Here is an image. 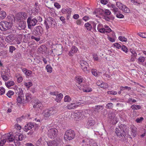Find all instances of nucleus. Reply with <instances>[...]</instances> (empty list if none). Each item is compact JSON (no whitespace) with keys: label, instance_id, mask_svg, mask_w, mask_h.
<instances>
[{"label":"nucleus","instance_id":"nucleus-27","mask_svg":"<svg viewBox=\"0 0 146 146\" xmlns=\"http://www.w3.org/2000/svg\"><path fill=\"white\" fill-rule=\"evenodd\" d=\"M101 109H103V107L102 106H96L94 108V110L96 111L99 112Z\"/></svg>","mask_w":146,"mask_h":146},{"label":"nucleus","instance_id":"nucleus-62","mask_svg":"<svg viewBox=\"0 0 146 146\" xmlns=\"http://www.w3.org/2000/svg\"><path fill=\"white\" fill-rule=\"evenodd\" d=\"M137 56H135L133 55H131L130 60L132 62H133L135 61L136 59V57Z\"/></svg>","mask_w":146,"mask_h":146},{"label":"nucleus","instance_id":"nucleus-22","mask_svg":"<svg viewBox=\"0 0 146 146\" xmlns=\"http://www.w3.org/2000/svg\"><path fill=\"white\" fill-rule=\"evenodd\" d=\"M6 16V13L5 11H1L0 12V19H4Z\"/></svg>","mask_w":146,"mask_h":146},{"label":"nucleus","instance_id":"nucleus-28","mask_svg":"<svg viewBox=\"0 0 146 146\" xmlns=\"http://www.w3.org/2000/svg\"><path fill=\"white\" fill-rule=\"evenodd\" d=\"M122 8V9L121 10L125 13H129L130 12L129 9L125 5H124Z\"/></svg>","mask_w":146,"mask_h":146},{"label":"nucleus","instance_id":"nucleus-31","mask_svg":"<svg viewBox=\"0 0 146 146\" xmlns=\"http://www.w3.org/2000/svg\"><path fill=\"white\" fill-rule=\"evenodd\" d=\"M74 104V103L70 104L67 106V107L69 109H74L75 108Z\"/></svg>","mask_w":146,"mask_h":146},{"label":"nucleus","instance_id":"nucleus-25","mask_svg":"<svg viewBox=\"0 0 146 146\" xmlns=\"http://www.w3.org/2000/svg\"><path fill=\"white\" fill-rule=\"evenodd\" d=\"M85 26L88 31H90L92 29V25L88 23H86L85 24Z\"/></svg>","mask_w":146,"mask_h":146},{"label":"nucleus","instance_id":"nucleus-43","mask_svg":"<svg viewBox=\"0 0 146 146\" xmlns=\"http://www.w3.org/2000/svg\"><path fill=\"white\" fill-rule=\"evenodd\" d=\"M83 91L85 92H91L92 90L91 88L88 87L86 89H83Z\"/></svg>","mask_w":146,"mask_h":146},{"label":"nucleus","instance_id":"nucleus-20","mask_svg":"<svg viewBox=\"0 0 146 146\" xmlns=\"http://www.w3.org/2000/svg\"><path fill=\"white\" fill-rule=\"evenodd\" d=\"M26 99L25 100V103L28 102H30L32 98V95L29 93H27L25 94Z\"/></svg>","mask_w":146,"mask_h":146},{"label":"nucleus","instance_id":"nucleus-39","mask_svg":"<svg viewBox=\"0 0 146 146\" xmlns=\"http://www.w3.org/2000/svg\"><path fill=\"white\" fill-rule=\"evenodd\" d=\"M14 82L13 81H9L6 83V85L7 87L9 88V87L14 85Z\"/></svg>","mask_w":146,"mask_h":146},{"label":"nucleus","instance_id":"nucleus-51","mask_svg":"<svg viewBox=\"0 0 146 146\" xmlns=\"http://www.w3.org/2000/svg\"><path fill=\"white\" fill-rule=\"evenodd\" d=\"M115 117V114L113 113H110L109 115V117L111 120Z\"/></svg>","mask_w":146,"mask_h":146},{"label":"nucleus","instance_id":"nucleus-8","mask_svg":"<svg viewBox=\"0 0 146 146\" xmlns=\"http://www.w3.org/2000/svg\"><path fill=\"white\" fill-rule=\"evenodd\" d=\"M56 113L55 111L53 109L49 110H46L43 112V114L45 119L48 118L49 117L53 115Z\"/></svg>","mask_w":146,"mask_h":146},{"label":"nucleus","instance_id":"nucleus-14","mask_svg":"<svg viewBox=\"0 0 146 146\" xmlns=\"http://www.w3.org/2000/svg\"><path fill=\"white\" fill-rule=\"evenodd\" d=\"M95 123V121L92 118H90L88 119V120L87 123L86 125L88 127H90L94 126Z\"/></svg>","mask_w":146,"mask_h":146},{"label":"nucleus","instance_id":"nucleus-24","mask_svg":"<svg viewBox=\"0 0 146 146\" xmlns=\"http://www.w3.org/2000/svg\"><path fill=\"white\" fill-rule=\"evenodd\" d=\"M15 88L16 89L15 90V92L18 95H20L21 93H22L21 89L18 87H15Z\"/></svg>","mask_w":146,"mask_h":146},{"label":"nucleus","instance_id":"nucleus-45","mask_svg":"<svg viewBox=\"0 0 146 146\" xmlns=\"http://www.w3.org/2000/svg\"><path fill=\"white\" fill-rule=\"evenodd\" d=\"M21 17L24 19L26 18L27 17V14L24 12H23L21 14Z\"/></svg>","mask_w":146,"mask_h":146},{"label":"nucleus","instance_id":"nucleus-49","mask_svg":"<svg viewBox=\"0 0 146 146\" xmlns=\"http://www.w3.org/2000/svg\"><path fill=\"white\" fill-rule=\"evenodd\" d=\"M143 120V117L137 118L135 120V121L137 123H140Z\"/></svg>","mask_w":146,"mask_h":146},{"label":"nucleus","instance_id":"nucleus-37","mask_svg":"<svg viewBox=\"0 0 146 146\" xmlns=\"http://www.w3.org/2000/svg\"><path fill=\"white\" fill-rule=\"evenodd\" d=\"M121 49L123 52H125L126 53H127L128 52V49L126 46L125 45H122L121 47Z\"/></svg>","mask_w":146,"mask_h":146},{"label":"nucleus","instance_id":"nucleus-29","mask_svg":"<svg viewBox=\"0 0 146 146\" xmlns=\"http://www.w3.org/2000/svg\"><path fill=\"white\" fill-rule=\"evenodd\" d=\"M13 19L11 17L8 16L7 18L6 21L8 23H11V24L12 25L13 21Z\"/></svg>","mask_w":146,"mask_h":146},{"label":"nucleus","instance_id":"nucleus-44","mask_svg":"<svg viewBox=\"0 0 146 146\" xmlns=\"http://www.w3.org/2000/svg\"><path fill=\"white\" fill-rule=\"evenodd\" d=\"M14 92L12 91H9L7 94V95L9 98H11V96L14 94Z\"/></svg>","mask_w":146,"mask_h":146},{"label":"nucleus","instance_id":"nucleus-7","mask_svg":"<svg viewBox=\"0 0 146 146\" xmlns=\"http://www.w3.org/2000/svg\"><path fill=\"white\" fill-rule=\"evenodd\" d=\"M27 22L28 28L31 29L32 26H34L36 25L38 21L35 18L32 19V18L29 17L27 19Z\"/></svg>","mask_w":146,"mask_h":146},{"label":"nucleus","instance_id":"nucleus-5","mask_svg":"<svg viewBox=\"0 0 146 146\" xmlns=\"http://www.w3.org/2000/svg\"><path fill=\"white\" fill-rule=\"evenodd\" d=\"M80 63L84 72L87 74L90 72V68L89 67L88 64L86 61L82 60H80Z\"/></svg>","mask_w":146,"mask_h":146},{"label":"nucleus","instance_id":"nucleus-64","mask_svg":"<svg viewBox=\"0 0 146 146\" xmlns=\"http://www.w3.org/2000/svg\"><path fill=\"white\" fill-rule=\"evenodd\" d=\"M54 6L58 9H60L61 7L60 5L57 3H54Z\"/></svg>","mask_w":146,"mask_h":146},{"label":"nucleus","instance_id":"nucleus-32","mask_svg":"<svg viewBox=\"0 0 146 146\" xmlns=\"http://www.w3.org/2000/svg\"><path fill=\"white\" fill-rule=\"evenodd\" d=\"M104 27L106 33H109L112 31L111 29L108 26L105 25Z\"/></svg>","mask_w":146,"mask_h":146},{"label":"nucleus","instance_id":"nucleus-6","mask_svg":"<svg viewBox=\"0 0 146 146\" xmlns=\"http://www.w3.org/2000/svg\"><path fill=\"white\" fill-rule=\"evenodd\" d=\"M58 134V130L55 128H51L48 130V136L51 139H54L56 137Z\"/></svg>","mask_w":146,"mask_h":146},{"label":"nucleus","instance_id":"nucleus-12","mask_svg":"<svg viewBox=\"0 0 146 146\" xmlns=\"http://www.w3.org/2000/svg\"><path fill=\"white\" fill-rule=\"evenodd\" d=\"M77 51V48L74 46H73L71 48V50L69 51L68 55L70 56H72L73 54L76 52Z\"/></svg>","mask_w":146,"mask_h":146},{"label":"nucleus","instance_id":"nucleus-18","mask_svg":"<svg viewBox=\"0 0 146 146\" xmlns=\"http://www.w3.org/2000/svg\"><path fill=\"white\" fill-rule=\"evenodd\" d=\"M47 144L48 146H58V142L54 140L48 141Z\"/></svg>","mask_w":146,"mask_h":146},{"label":"nucleus","instance_id":"nucleus-41","mask_svg":"<svg viewBox=\"0 0 146 146\" xmlns=\"http://www.w3.org/2000/svg\"><path fill=\"white\" fill-rule=\"evenodd\" d=\"M119 40L122 42H126L127 39L124 36H120L119 37Z\"/></svg>","mask_w":146,"mask_h":146},{"label":"nucleus","instance_id":"nucleus-52","mask_svg":"<svg viewBox=\"0 0 146 146\" xmlns=\"http://www.w3.org/2000/svg\"><path fill=\"white\" fill-rule=\"evenodd\" d=\"M113 104L112 103H109L106 105V108L109 109H111L113 107Z\"/></svg>","mask_w":146,"mask_h":146},{"label":"nucleus","instance_id":"nucleus-46","mask_svg":"<svg viewBox=\"0 0 146 146\" xmlns=\"http://www.w3.org/2000/svg\"><path fill=\"white\" fill-rule=\"evenodd\" d=\"M9 52L11 53H12L13 52V51L15 50L16 49L15 48L14 46H10L9 47Z\"/></svg>","mask_w":146,"mask_h":146},{"label":"nucleus","instance_id":"nucleus-54","mask_svg":"<svg viewBox=\"0 0 146 146\" xmlns=\"http://www.w3.org/2000/svg\"><path fill=\"white\" fill-rule=\"evenodd\" d=\"M111 10L116 14L118 11V9L115 7L112 9Z\"/></svg>","mask_w":146,"mask_h":146},{"label":"nucleus","instance_id":"nucleus-56","mask_svg":"<svg viewBox=\"0 0 146 146\" xmlns=\"http://www.w3.org/2000/svg\"><path fill=\"white\" fill-rule=\"evenodd\" d=\"M76 80L78 82L80 83H81L83 81L82 78L80 76H78L76 78Z\"/></svg>","mask_w":146,"mask_h":146},{"label":"nucleus","instance_id":"nucleus-60","mask_svg":"<svg viewBox=\"0 0 146 146\" xmlns=\"http://www.w3.org/2000/svg\"><path fill=\"white\" fill-rule=\"evenodd\" d=\"M138 35L141 37L145 38L146 35L144 33H140L138 34Z\"/></svg>","mask_w":146,"mask_h":146},{"label":"nucleus","instance_id":"nucleus-48","mask_svg":"<svg viewBox=\"0 0 146 146\" xmlns=\"http://www.w3.org/2000/svg\"><path fill=\"white\" fill-rule=\"evenodd\" d=\"M130 51L131 53L132 54L131 55H133L135 56H137V53L135 50H133L132 49H130Z\"/></svg>","mask_w":146,"mask_h":146},{"label":"nucleus","instance_id":"nucleus-53","mask_svg":"<svg viewBox=\"0 0 146 146\" xmlns=\"http://www.w3.org/2000/svg\"><path fill=\"white\" fill-rule=\"evenodd\" d=\"M104 13L106 15H110L111 13L110 11L108 9L105 10L104 11Z\"/></svg>","mask_w":146,"mask_h":146},{"label":"nucleus","instance_id":"nucleus-23","mask_svg":"<svg viewBox=\"0 0 146 146\" xmlns=\"http://www.w3.org/2000/svg\"><path fill=\"white\" fill-rule=\"evenodd\" d=\"M75 117L77 119H79L82 117V114L80 112H77L74 114Z\"/></svg>","mask_w":146,"mask_h":146},{"label":"nucleus","instance_id":"nucleus-47","mask_svg":"<svg viewBox=\"0 0 146 146\" xmlns=\"http://www.w3.org/2000/svg\"><path fill=\"white\" fill-rule=\"evenodd\" d=\"M117 93L116 91H109L107 92L108 94L109 95L112 94L115 95L117 94Z\"/></svg>","mask_w":146,"mask_h":146},{"label":"nucleus","instance_id":"nucleus-26","mask_svg":"<svg viewBox=\"0 0 146 146\" xmlns=\"http://www.w3.org/2000/svg\"><path fill=\"white\" fill-rule=\"evenodd\" d=\"M116 5L118 7L119 9H122L123 7L124 6V5H123V4L121 3L120 2H117L116 3Z\"/></svg>","mask_w":146,"mask_h":146},{"label":"nucleus","instance_id":"nucleus-57","mask_svg":"<svg viewBox=\"0 0 146 146\" xmlns=\"http://www.w3.org/2000/svg\"><path fill=\"white\" fill-rule=\"evenodd\" d=\"M116 16L117 18H123L124 17L123 15L120 13L117 14L116 13Z\"/></svg>","mask_w":146,"mask_h":146},{"label":"nucleus","instance_id":"nucleus-3","mask_svg":"<svg viewBox=\"0 0 146 146\" xmlns=\"http://www.w3.org/2000/svg\"><path fill=\"white\" fill-rule=\"evenodd\" d=\"M75 136V133L72 130L66 131L65 133L64 137L67 141L70 140L74 139Z\"/></svg>","mask_w":146,"mask_h":146},{"label":"nucleus","instance_id":"nucleus-10","mask_svg":"<svg viewBox=\"0 0 146 146\" xmlns=\"http://www.w3.org/2000/svg\"><path fill=\"white\" fill-rule=\"evenodd\" d=\"M33 108L35 109L39 108L41 110L42 108V105L40 102L38 100H35L33 105Z\"/></svg>","mask_w":146,"mask_h":146},{"label":"nucleus","instance_id":"nucleus-15","mask_svg":"<svg viewBox=\"0 0 146 146\" xmlns=\"http://www.w3.org/2000/svg\"><path fill=\"white\" fill-rule=\"evenodd\" d=\"M35 32H36L38 33L41 35L43 33V29L42 27L40 26L36 27L34 29Z\"/></svg>","mask_w":146,"mask_h":146},{"label":"nucleus","instance_id":"nucleus-30","mask_svg":"<svg viewBox=\"0 0 146 146\" xmlns=\"http://www.w3.org/2000/svg\"><path fill=\"white\" fill-rule=\"evenodd\" d=\"M1 77L2 78L3 80L5 81H7L9 79V76L8 75H4L3 74H1Z\"/></svg>","mask_w":146,"mask_h":146},{"label":"nucleus","instance_id":"nucleus-16","mask_svg":"<svg viewBox=\"0 0 146 146\" xmlns=\"http://www.w3.org/2000/svg\"><path fill=\"white\" fill-rule=\"evenodd\" d=\"M23 97V95L22 93H21V94L18 95L17 99V101L18 103L21 104L24 101Z\"/></svg>","mask_w":146,"mask_h":146},{"label":"nucleus","instance_id":"nucleus-63","mask_svg":"<svg viewBox=\"0 0 146 146\" xmlns=\"http://www.w3.org/2000/svg\"><path fill=\"white\" fill-rule=\"evenodd\" d=\"M6 142L5 139H4L0 141V146H3Z\"/></svg>","mask_w":146,"mask_h":146},{"label":"nucleus","instance_id":"nucleus-55","mask_svg":"<svg viewBox=\"0 0 146 146\" xmlns=\"http://www.w3.org/2000/svg\"><path fill=\"white\" fill-rule=\"evenodd\" d=\"M32 84L31 82H29L28 83H25L24 85L27 86V87H29L30 86H32Z\"/></svg>","mask_w":146,"mask_h":146},{"label":"nucleus","instance_id":"nucleus-34","mask_svg":"<svg viewBox=\"0 0 146 146\" xmlns=\"http://www.w3.org/2000/svg\"><path fill=\"white\" fill-rule=\"evenodd\" d=\"M131 108L133 110H137L141 108V106L139 105H133L131 106Z\"/></svg>","mask_w":146,"mask_h":146},{"label":"nucleus","instance_id":"nucleus-19","mask_svg":"<svg viewBox=\"0 0 146 146\" xmlns=\"http://www.w3.org/2000/svg\"><path fill=\"white\" fill-rule=\"evenodd\" d=\"M26 27V24L24 22L21 21L19 24V26L18 27V28L20 30L22 29H24Z\"/></svg>","mask_w":146,"mask_h":146},{"label":"nucleus","instance_id":"nucleus-59","mask_svg":"<svg viewBox=\"0 0 146 146\" xmlns=\"http://www.w3.org/2000/svg\"><path fill=\"white\" fill-rule=\"evenodd\" d=\"M111 120L112 122L115 124L118 121V120L117 117H115L114 118H113L112 119H111Z\"/></svg>","mask_w":146,"mask_h":146},{"label":"nucleus","instance_id":"nucleus-1","mask_svg":"<svg viewBox=\"0 0 146 146\" xmlns=\"http://www.w3.org/2000/svg\"><path fill=\"white\" fill-rule=\"evenodd\" d=\"M124 127V126H120L118 128H116L115 129V133L116 135L119 137V139L122 141H124L126 140V134L125 132Z\"/></svg>","mask_w":146,"mask_h":146},{"label":"nucleus","instance_id":"nucleus-38","mask_svg":"<svg viewBox=\"0 0 146 146\" xmlns=\"http://www.w3.org/2000/svg\"><path fill=\"white\" fill-rule=\"evenodd\" d=\"M46 69L48 72L51 73L52 72V68L51 66L49 65H48L46 66Z\"/></svg>","mask_w":146,"mask_h":146},{"label":"nucleus","instance_id":"nucleus-58","mask_svg":"<svg viewBox=\"0 0 146 146\" xmlns=\"http://www.w3.org/2000/svg\"><path fill=\"white\" fill-rule=\"evenodd\" d=\"M111 120L112 122L115 124L118 121V120L117 117H115L114 118H113L112 119H111Z\"/></svg>","mask_w":146,"mask_h":146},{"label":"nucleus","instance_id":"nucleus-50","mask_svg":"<svg viewBox=\"0 0 146 146\" xmlns=\"http://www.w3.org/2000/svg\"><path fill=\"white\" fill-rule=\"evenodd\" d=\"M31 38L32 39L35 40L37 42L38 41L40 40V38L39 36H38V37H36L33 36H31Z\"/></svg>","mask_w":146,"mask_h":146},{"label":"nucleus","instance_id":"nucleus-61","mask_svg":"<svg viewBox=\"0 0 146 146\" xmlns=\"http://www.w3.org/2000/svg\"><path fill=\"white\" fill-rule=\"evenodd\" d=\"M5 89L3 88H2L0 89V95H2L4 94L5 92Z\"/></svg>","mask_w":146,"mask_h":146},{"label":"nucleus","instance_id":"nucleus-21","mask_svg":"<svg viewBox=\"0 0 146 146\" xmlns=\"http://www.w3.org/2000/svg\"><path fill=\"white\" fill-rule=\"evenodd\" d=\"M62 97L63 95L61 93L60 94L56 96V101L57 102H60Z\"/></svg>","mask_w":146,"mask_h":146},{"label":"nucleus","instance_id":"nucleus-17","mask_svg":"<svg viewBox=\"0 0 146 146\" xmlns=\"http://www.w3.org/2000/svg\"><path fill=\"white\" fill-rule=\"evenodd\" d=\"M33 127L34 125L31 123H29L25 126L24 130L26 132H27L29 130L31 129Z\"/></svg>","mask_w":146,"mask_h":146},{"label":"nucleus","instance_id":"nucleus-40","mask_svg":"<svg viewBox=\"0 0 146 146\" xmlns=\"http://www.w3.org/2000/svg\"><path fill=\"white\" fill-rule=\"evenodd\" d=\"M145 60V58L143 56H141L138 59V62L139 63H142Z\"/></svg>","mask_w":146,"mask_h":146},{"label":"nucleus","instance_id":"nucleus-2","mask_svg":"<svg viewBox=\"0 0 146 146\" xmlns=\"http://www.w3.org/2000/svg\"><path fill=\"white\" fill-rule=\"evenodd\" d=\"M44 24L47 30L50 27H55L56 25L55 20L50 17H48L47 20L45 21Z\"/></svg>","mask_w":146,"mask_h":146},{"label":"nucleus","instance_id":"nucleus-9","mask_svg":"<svg viewBox=\"0 0 146 146\" xmlns=\"http://www.w3.org/2000/svg\"><path fill=\"white\" fill-rule=\"evenodd\" d=\"M5 136V139L6 141L7 142H12L13 141L14 139V137L13 135H12L11 134V133L5 134L4 135Z\"/></svg>","mask_w":146,"mask_h":146},{"label":"nucleus","instance_id":"nucleus-36","mask_svg":"<svg viewBox=\"0 0 146 146\" xmlns=\"http://www.w3.org/2000/svg\"><path fill=\"white\" fill-rule=\"evenodd\" d=\"M98 86L104 88H108V86L107 84H97Z\"/></svg>","mask_w":146,"mask_h":146},{"label":"nucleus","instance_id":"nucleus-11","mask_svg":"<svg viewBox=\"0 0 146 146\" xmlns=\"http://www.w3.org/2000/svg\"><path fill=\"white\" fill-rule=\"evenodd\" d=\"M96 98L94 97L91 98L90 97H88L86 98V101L84 103L85 104H93L96 102Z\"/></svg>","mask_w":146,"mask_h":146},{"label":"nucleus","instance_id":"nucleus-13","mask_svg":"<svg viewBox=\"0 0 146 146\" xmlns=\"http://www.w3.org/2000/svg\"><path fill=\"white\" fill-rule=\"evenodd\" d=\"M131 136L133 137H135L137 134V129L134 126H132L131 127Z\"/></svg>","mask_w":146,"mask_h":146},{"label":"nucleus","instance_id":"nucleus-35","mask_svg":"<svg viewBox=\"0 0 146 146\" xmlns=\"http://www.w3.org/2000/svg\"><path fill=\"white\" fill-rule=\"evenodd\" d=\"M91 72L92 74L95 76H98L99 73V72H97V70L95 69H92L91 70Z\"/></svg>","mask_w":146,"mask_h":146},{"label":"nucleus","instance_id":"nucleus-33","mask_svg":"<svg viewBox=\"0 0 146 146\" xmlns=\"http://www.w3.org/2000/svg\"><path fill=\"white\" fill-rule=\"evenodd\" d=\"M71 100V98L68 95L66 96L64 98V101L65 102H70Z\"/></svg>","mask_w":146,"mask_h":146},{"label":"nucleus","instance_id":"nucleus-4","mask_svg":"<svg viewBox=\"0 0 146 146\" xmlns=\"http://www.w3.org/2000/svg\"><path fill=\"white\" fill-rule=\"evenodd\" d=\"M12 25L6 21H3L0 23V29L2 31H5L10 29Z\"/></svg>","mask_w":146,"mask_h":146},{"label":"nucleus","instance_id":"nucleus-42","mask_svg":"<svg viewBox=\"0 0 146 146\" xmlns=\"http://www.w3.org/2000/svg\"><path fill=\"white\" fill-rule=\"evenodd\" d=\"M35 11L36 13H38L40 11V8L39 7V6L37 4L35 3Z\"/></svg>","mask_w":146,"mask_h":146}]
</instances>
